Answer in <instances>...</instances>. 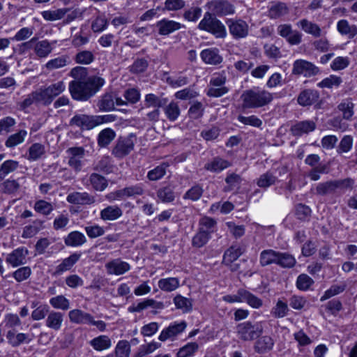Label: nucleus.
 I'll use <instances>...</instances> for the list:
<instances>
[{"instance_id":"obj_22","label":"nucleus","mask_w":357,"mask_h":357,"mask_svg":"<svg viewBox=\"0 0 357 357\" xmlns=\"http://www.w3.org/2000/svg\"><path fill=\"white\" fill-rule=\"evenodd\" d=\"M63 322V314L60 312L51 311L45 319L47 327L54 331H59Z\"/></svg>"},{"instance_id":"obj_23","label":"nucleus","mask_w":357,"mask_h":357,"mask_svg":"<svg viewBox=\"0 0 357 357\" xmlns=\"http://www.w3.org/2000/svg\"><path fill=\"white\" fill-rule=\"evenodd\" d=\"M68 202L74 204H91L95 202L93 197L87 192H75L69 194L66 198Z\"/></svg>"},{"instance_id":"obj_41","label":"nucleus","mask_w":357,"mask_h":357,"mask_svg":"<svg viewBox=\"0 0 357 357\" xmlns=\"http://www.w3.org/2000/svg\"><path fill=\"white\" fill-rule=\"evenodd\" d=\"M116 133L111 128L102 130L98 135V143L101 147H105L109 145L115 138Z\"/></svg>"},{"instance_id":"obj_58","label":"nucleus","mask_w":357,"mask_h":357,"mask_svg":"<svg viewBox=\"0 0 357 357\" xmlns=\"http://www.w3.org/2000/svg\"><path fill=\"white\" fill-rule=\"evenodd\" d=\"M158 197L162 202H171L174 200L175 195L170 187H165L160 189L157 193Z\"/></svg>"},{"instance_id":"obj_5","label":"nucleus","mask_w":357,"mask_h":357,"mask_svg":"<svg viewBox=\"0 0 357 357\" xmlns=\"http://www.w3.org/2000/svg\"><path fill=\"white\" fill-rule=\"evenodd\" d=\"M261 333L262 329L258 324H253L249 321L241 323L236 326L237 336L243 341H252Z\"/></svg>"},{"instance_id":"obj_47","label":"nucleus","mask_w":357,"mask_h":357,"mask_svg":"<svg viewBox=\"0 0 357 357\" xmlns=\"http://www.w3.org/2000/svg\"><path fill=\"white\" fill-rule=\"evenodd\" d=\"M288 9L284 3H273L268 9L271 18H278L287 13Z\"/></svg>"},{"instance_id":"obj_6","label":"nucleus","mask_w":357,"mask_h":357,"mask_svg":"<svg viewBox=\"0 0 357 357\" xmlns=\"http://www.w3.org/2000/svg\"><path fill=\"white\" fill-rule=\"evenodd\" d=\"M66 84L63 81L52 83L47 87L39 89L40 98L42 104L50 105L54 98L61 94L66 90Z\"/></svg>"},{"instance_id":"obj_28","label":"nucleus","mask_w":357,"mask_h":357,"mask_svg":"<svg viewBox=\"0 0 357 357\" xmlns=\"http://www.w3.org/2000/svg\"><path fill=\"white\" fill-rule=\"evenodd\" d=\"M158 287L163 291L171 292L177 289L180 286L178 278L169 277L159 280Z\"/></svg>"},{"instance_id":"obj_31","label":"nucleus","mask_w":357,"mask_h":357,"mask_svg":"<svg viewBox=\"0 0 357 357\" xmlns=\"http://www.w3.org/2000/svg\"><path fill=\"white\" fill-rule=\"evenodd\" d=\"M337 108L344 119H350L354 114V104L350 98L342 100L338 105Z\"/></svg>"},{"instance_id":"obj_7","label":"nucleus","mask_w":357,"mask_h":357,"mask_svg":"<svg viewBox=\"0 0 357 357\" xmlns=\"http://www.w3.org/2000/svg\"><path fill=\"white\" fill-rule=\"evenodd\" d=\"M226 24L228 26L229 33L234 39L245 38L249 34L250 26L246 21L242 19H227Z\"/></svg>"},{"instance_id":"obj_48","label":"nucleus","mask_w":357,"mask_h":357,"mask_svg":"<svg viewBox=\"0 0 357 357\" xmlns=\"http://www.w3.org/2000/svg\"><path fill=\"white\" fill-rule=\"evenodd\" d=\"M33 208L40 214L48 215L53 211L54 206L50 202L40 199L35 202Z\"/></svg>"},{"instance_id":"obj_17","label":"nucleus","mask_w":357,"mask_h":357,"mask_svg":"<svg viewBox=\"0 0 357 357\" xmlns=\"http://www.w3.org/2000/svg\"><path fill=\"white\" fill-rule=\"evenodd\" d=\"M211 8L219 15H231L235 13L233 4L226 0H215L211 2Z\"/></svg>"},{"instance_id":"obj_52","label":"nucleus","mask_w":357,"mask_h":357,"mask_svg":"<svg viewBox=\"0 0 357 357\" xmlns=\"http://www.w3.org/2000/svg\"><path fill=\"white\" fill-rule=\"evenodd\" d=\"M155 303V301L153 299H145L143 301L129 306L128 311L131 313L140 312L149 307H154Z\"/></svg>"},{"instance_id":"obj_19","label":"nucleus","mask_w":357,"mask_h":357,"mask_svg":"<svg viewBox=\"0 0 357 357\" xmlns=\"http://www.w3.org/2000/svg\"><path fill=\"white\" fill-rule=\"evenodd\" d=\"M80 256V254L73 253L68 257L63 259L62 261L56 266L53 275L59 276L70 270L71 268L79 261Z\"/></svg>"},{"instance_id":"obj_33","label":"nucleus","mask_w":357,"mask_h":357,"mask_svg":"<svg viewBox=\"0 0 357 357\" xmlns=\"http://www.w3.org/2000/svg\"><path fill=\"white\" fill-rule=\"evenodd\" d=\"M69 63V56L67 55H61L48 61L45 66L48 70H53L63 68Z\"/></svg>"},{"instance_id":"obj_2","label":"nucleus","mask_w":357,"mask_h":357,"mask_svg":"<svg viewBox=\"0 0 357 357\" xmlns=\"http://www.w3.org/2000/svg\"><path fill=\"white\" fill-rule=\"evenodd\" d=\"M242 107L243 109H255L268 105L273 100V95L271 92L255 86L247 89L241 96Z\"/></svg>"},{"instance_id":"obj_44","label":"nucleus","mask_w":357,"mask_h":357,"mask_svg":"<svg viewBox=\"0 0 357 357\" xmlns=\"http://www.w3.org/2000/svg\"><path fill=\"white\" fill-rule=\"evenodd\" d=\"M174 303L176 308L181 310L183 312H189L192 308L191 300L181 295H177L174 297Z\"/></svg>"},{"instance_id":"obj_40","label":"nucleus","mask_w":357,"mask_h":357,"mask_svg":"<svg viewBox=\"0 0 357 357\" xmlns=\"http://www.w3.org/2000/svg\"><path fill=\"white\" fill-rule=\"evenodd\" d=\"M98 107L100 110L108 112L114 109V97L111 93L103 95L98 100Z\"/></svg>"},{"instance_id":"obj_49","label":"nucleus","mask_w":357,"mask_h":357,"mask_svg":"<svg viewBox=\"0 0 357 357\" xmlns=\"http://www.w3.org/2000/svg\"><path fill=\"white\" fill-rule=\"evenodd\" d=\"M50 305L55 309L67 310L70 307V301L65 296L59 295L50 300Z\"/></svg>"},{"instance_id":"obj_32","label":"nucleus","mask_w":357,"mask_h":357,"mask_svg":"<svg viewBox=\"0 0 357 357\" xmlns=\"http://www.w3.org/2000/svg\"><path fill=\"white\" fill-rule=\"evenodd\" d=\"M242 250L239 246H231L224 254L223 263L227 266L231 265L232 262L236 261L242 255Z\"/></svg>"},{"instance_id":"obj_46","label":"nucleus","mask_w":357,"mask_h":357,"mask_svg":"<svg viewBox=\"0 0 357 357\" xmlns=\"http://www.w3.org/2000/svg\"><path fill=\"white\" fill-rule=\"evenodd\" d=\"M67 13L66 8H59L52 10H45L41 13L43 17L47 21H56L62 19Z\"/></svg>"},{"instance_id":"obj_55","label":"nucleus","mask_w":357,"mask_h":357,"mask_svg":"<svg viewBox=\"0 0 357 357\" xmlns=\"http://www.w3.org/2000/svg\"><path fill=\"white\" fill-rule=\"evenodd\" d=\"M289 311L287 303L281 300H278L275 307L271 310V314L277 318H282L285 317Z\"/></svg>"},{"instance_id":"obj_37","label":"nucleus","mask_w":357,"mask_h":357,"mask_svg":"<svg viewBox=\"0 0 357 357\" xmlns=\"http://www.w3.org/2000/svg\"><path fill=\"white\" fill-rule=\"evenodd\" d=\"M278 252L273 250H266L260 254V264L265 266L271 264H276L278 260Z\"/></svg>"},{"instance_id":"obj_39","label":"nucleus","mask_w":357,"mask_h":357,"mask_svg":"<svg viewBox=\"0 0 357 357\" xmlns=\"http://www.w3.org/2000/svg\"><path fill=\"white\" fill-rule=\"evenodd\" d=\"M25 178L22 177L18 179H7L1 184L3 192L7 194H13L16 192L20 186V181H24Z\"/></svg>"},{"instance_id":"obj_27","label":"nucleus","mask_w":357,"mask_h":357,"mask_svg":"<svg viewBox=\"0 0 357 357\" xmlns=\"http://www.w3.org/2000/svg\"><path fill=\"white\" fill-rule=\"evenodd\" d=\"M319 93L317 91L310 89L303 91L298 97V102L302 106H308L317 100Z\"/></svg>"},{"instance_id":"obj_42","label":"nucleus","mask_w":357,"mask_h":357,"mask_svg":"<svg viewBox=\"0 0 357 357\" xmlns=\"http://www.w3.org/2000/svg\"><path fill=\"white\" fill-rule=\"evenodd\" d=\"M52 51V43L47 40L38 41L34 47V52L39 57H47Z\"/></svg>"},{"instance_id":"obj_43","label":"nucleus","mask_w":357,"mask_h":357,"mask_svg":"<svg viewBox=\"0 0 357 357\" xmlns=\"http://www.w3.org/2000/svg\"><path fill=\"white\" fill-rule=\"evenodd\" d=\"M342 82V80L340 77L331 75L319 82L317 86L320 88L333 89L337 88Z\"/></svg>"},{"instance_id":"obj_30","label":"nucleus","mask_w":357,"mask_h":357,"mask_svg":"<svg viewBox=\"0 0 357 357\" xmlns=\"http://www.w3.org/2000/svg\"><path fill=\"white\" fill-rule=\"evenodd\" d=\"M297 25L302 29L305 33L312 35L314 37H319L321 34V30L320 27L307 20H300Z\"/></svg>"},{"instance_id":"obj_25","label":"nucleus","mask_w":357,"mask_h":357,"mask_svg":"<svg viewBox=\"0 0 357 357\" xmlns=\"http://www.w3.org/2000/svg\"><path fill=\"white\" fill-rule=\"evenodd\" d=\"M64 242L67 246L79 247L86 242V238L82 232L73 231L64 238Z\"/></svg>"},{"instance_id":"obj_53","label":"nucleus","mask_w":357,"mask_h":357,"mask_svg":"<svg viewBox=\"0 0 357 357\" xmlns=\"http://www.w3.org/2000/svg\"><path fill=\"white\" fill-rule=\"evenodd\" d=\"M26 132L20 130L17 133L10 135L6 142V146L9 148L14 147L24 141Z\"/></svg>"},{"instance_id":"obj_61","label":"nucleus","mask_w":357,"mask_h":357,"mask_svg":"<svg viewBox=\"0 0 357 357\" xmlns=\"http://www.w3.org/2000/svg\"><path fill=\"white\" fill-rule=\"evenodd\" d=\"M45 153L44 146L38 143L33 144L29 151L28 159L30 160H36Z\"/></svg>"},{"instance_id":"obj_50","label":"nucleus","mask_w":357,"mask_h":357,"mask_svg":"<svg viewBox=\"0 0 357 357\" xmlns=\"http://www.w3.org/2000/svg\"><path fill=\"white\" fill-rule=\"evenodd\" d=\"M89 181L93 188L98 191H103L107 186V180L98 174H92Z\"/></svg>"},{"instance_id":"obj_34","label":"nucleus","mask_w":357,"mask_h":357,"mask_svg":"<svg viewBox=\"0 0 357 357\" xmlns=\"http://www.w3.org/2000/svg\"><path fill=\"white\" fill-rule=\"evenodd\" d=\"M274 345L273 340L270 336H262L255 344V349L258 353H265L272 349Z\"/></svg>"},{"instance_id":"obj_8","label":"nucleus","mask_w":357,"mask_h":357,"mask_svg":"<svg viewBox=\"0 0 357 357\" xmlns=\"http://www.w3.org/2000/svg\"><path fill=\"white\" fill-rule=\"evenodd\" d=\"M226 76L223 74L214 75L210 81L211 87L207 94L212 97H220L228 92V89L224 86Z\"/></svg>"},{"instance_id":"obj_26","label":"nucleus","mask_w":357,"mask_h":357,"mask_svg":"<svg viewBox=\"0 0 357 357\" xmlns=\"http://www.w3.org/2000/svg\"><path fill=\"white\" fill-rule=\"evenodd\" d=\"M68 317L71 322L77 324H88L91 321V315L81 310H72L68 313Z\"/></svg>"},{"instance_id":"obj_38","label":"nucleus","mask_w":357,"mask_h":357,"mask_svg":"<svg viewBox=\"0 0 357 357\" xmlns=\"http://www.w3.org/2000/svg\"><path fill=\"white\" fill-rule=\"evenodd\" d=\"M19 167V162L14 160H7L0 165V181L7 175L15 172Z\"/></svg>"},{"instance_id":"obj_29","label":"nucleus","mask_w":357,"mask_h":357,"mask_svg":"<svg viewBox=\"0 0 357 357\" xmlns=\"http://www.w3.org/2000/svg\"><path fill=\"white\" fill-rule=\"evenodd\" d=\"M337 29L341 35L347 36L349 38H352L357 34V26L349 24L346 20H341L337 22Z\"/></svg>"},{"instance_id":"obj_24","label":"nucleus","mask_w":357,"mask_h":357,"mask_svg":"<svg viewBox=\"0 0 357 357\" xmlns=\"http://www.w3.org/2000/svg\"><path fill=\"white\" fill-rule=\"evenodd\" d=\"M6 338L8 342L13 347H17L21 344L29 343L31 338L26 333H16L13 330H10L7 332Z\"/></svg>"},{"instance_id":"obj_9","label":"nucleus","mask_w":357,"mask_h":357,"mask_svg":"<svg viewBox=\"0 0 357 357\" xmlns=\"http://www.w3.org/2000/svg\"><path fill=\"white\" fill-rule=\"evenodd\" d=\"M319 73V68L312 63L304 59H297L293 63L292 73L311 77Z\"/></svg>"},{"instance_id":"obj_64","label":"nucleus","mask_w":357,"mask_h":357,"mask_svg":"<svg viewBox=\"0 0 357 357\" xmlns=\"http://www.w3.org/2000/svg\"><path fill=\"white\" fill-rule=\"evenodd\" d=\"M31 274V270L29 266H23L13 273V277L18 282H21L27 280Z\"/></svg>"},{"instance_id":"obj_54","label":"nucleus","mask_w":357,"mask_h":357,"mask_svg":"<svg viewBox=\"0 0 357 357\" xmlns=\"http://www.w3.org/2000/svg\"><path fill=\"white\" fill-rule=\"evenodd\" d=\"M346 288V284L344 283L333 284L328 290H326L324 295L321 297V301H324L331 297L342 293Z\"/></svg>"},{"instance_id":"obj_3","label":"nucleus","mask_w":357,"mask_h":357,"mask_svg":"<svg viewBox=\"0 0 357 357\" xmlns=\"http://www.w3.org/2000/svg\"><path fill=\"white\" fill-rule=\"evenodd\" d=\"M200 30L206 31L216 38H223L227 36L225 25L210 13H206L198 25Z\"/></svg>"},{"instance_id":"obj_13","label":"nucleus","mask_w":357,"mask_h":357,"mask_svg":"<svg viewBox=\"0 0 357 357\" xmlns=\"http://www.w3.org/2000/svg\"><path fill=\"white\" fill-rule=\"evenodd\" d=\"M68 165L75 171H80L83 166L84 149L82 147H72L67 150Z\"/></svg>"},{"instance_id":"obj_62","label":"nucleus","mask_w":357,"mask_h":357,"mask_svg":"<svg viewBox=\"0 0 357 357\" xmlns=\"http://www.w3.org/2000/svg\"><path fill=\"white\" fill-rule=\"evenodd\" d=\"M215 225V221L213 218L204 217L199 221V229L211 234L214 231Z\"/></svg>"},{"instance_id":"obj_57","label":"nucleus","mask_w":357,"mask_h":357,"mask_svg":"<svg viewBox=\"0 0 357 357\" xmlns=\"http://www.w3.org/2000/svg\"><path fill=\"white\" fill-rule=\"evenodd\" d=\"M277 264L284 268L293 267L296 264V259L291 255L278 252Z\"/></svg>"},{"instance_id":"obj_59","label":"nucleus","mask_w":357,"mask_h":357,"mask_svg":"<svg viewBox=\"0 0 357 357\" xmlns=\"http://www.w3.org/2000/svg\"><path fill=\"white\" fill-rule=\"evenodd\" d=\"M234 208V206L231 202H225L223 203L217 202L211 205V211L215 213L220 210L223 214L230 213Z\"/></svg>"},{"instance_id":"obj_11","label":"nucleus","mask_w":357,"mask_h":357,"mask_svg":"<svg viewBox=\"0 0 357 357\" xmlns=\"http://www.w3.org/2000/svg\"><path fill=\"white\" fill-rule=\"evenodd\" d=\"M28 255L29 250L24 247H20L8 255L6 261L13 268L17 267L26 264Z\"/></svg>"},{"instance_id":"obj_60","label":"nucleus","mask_w":357,"mask_h":357,"mask_svg":"<svg viewBox=\"0 0 357 357\" xmlns=\"http://www.w3.org/2000/svg\"><path fill=\"white\" fill-rule=\"evenodd\" d=\"M165 113L169 120L176 121L180 115V109L177 103L172 102L165 109Z\"/></svg>"},{"instance_id":"obj_20","label":"nucleus","mask_w":357,"mask_h":357,"mask_svg":"<svg viewBox=\"0 0 357 357\" xmlns=\"http://www.w3.org/2000/svg\"><path fill=\"white\" fill-rule=\"evenodd\" d=\"M202 61L210 65H218L222 62V57L219 54V50L216 48H208L203 50L200 53Z\"/></svg>"},{"instance_id":"obj_45","label":"nucleus","mask_w":357,"mask_h":357,"mask_svg":"<svg viewBox=\"0 0 357 357\" xmlns=\"http://www.w3.org/2000/svg\"><path fill=\"white\" fill-rule=\"evenodd\" d=\"M198 349L197 343L189 342L178 349L176 357H192L198 351Z\"/></svg>"},{"instance_id":"obj_14","label":"nucleus","mask_w":357,"mask_h":357,"mask_svg":"<svg viewBox=\"0 0 357 357\" xmlns=\"http://www.w3.org/2000/svg\"><path fill=\"white\" fill-rule=\"evenodd\" d=\"M70 125L83 130H91L98 126V122L95 121V116H93L79 114L71 119Z\"/></svg>"},{"instance_id":"obj_35","label":"nucleus","mask_w":357,"mask_h":357,"mask_svg":"<svg viewBox=\"0 0 357 357\" xmlns=\"http://www.w3.org/2000/svg\"><path fill=\"white\" fill-rule=\"evenodd\" d=\"M230 165L227 160L220 158H215L206 164L205 168L212 172H220Z\"/></svg>"},{"instance_id":"obj_12","label":"nucleus","mask_w":357,"mask_h":357,"mask_svg":"<svg viewBox=\"0 0 357 357\" xmlns=\"http://www.w3.org/2000/svg\"><path fill=\"white\" fill-rule=\"evenodd\" d=\"M278 33L291 45H298L301 42L302 34L298 31L293 30L289 24L278 26Z\"/></svg>"},{"instance_id":"obj_36","label":"nucleus","mask_w":357,"mask_h":357,"mask_svg":"<svg viewBox=\"0 0 357 357\" xmlns=\"http://www.w3.org/2000/svg\"><path fill=\"white\" fill-rule=\"evenodd\" d=\"M315 129V123L311 121H305L295 124L292 127V132L295 135H301L312 132Z\"/></svg>"},{"instance_id":"obj_16","label":"nucleus","mask_w":357,"mask_h":357,"mask_svg":"<svg viewBox=\"0 0 357 357\" xmlns=\"http://www.w3.org/2000/svg\"><path fill=\"white\" fill-rule=\"evenodd\" d=\"M123 215V210L118 205H108L100 211V218L102 220L114 221Z\"/></svg>"},{"instance_id":"obj_51","label":"nucleus","mask_w":357,"mask_h":357,"mask_svg":"<svg viewBox=\"0 0 357 357\" xmlns=\"http://www.w3.org/2000/svg\"><path fill=\"white\" fill-rule=\"evenodd\" d=\"M244 302L254 309H259L263 305V301L248 290H245Z\"/></svg>"},{"instance_id":"obj_10","label":"nucleus","mask_w":357,"mask_h":357,"mask_svg":"<svg viewBox=\"0 0 357 357\" xmlns=\"http://www.w3.org/2000/svg\"><path fill=\"white\" fill-rule=\"evenodd\" d=\"M135 143V137L132 135L120 139L113 149L112 153L117 158H123L132 151Z\"/></svg>"},{"instance_id":"obj_15","label":"nucleus","mask_w":357,"mask_h":357,"mask_svg":"<svg viewBox=\"0 0 357 357\" xmlns=\"http://www.w3.org/2000/svg\"><path fill=\"white\" fill-rule=\"evenodd\" d=\"M107 272L109 275H120L129 271L130 265L120 259H115L105 264Z\"/></svg>"},{"instance_id":"obj_56","label":"nucleus","mask_w":357,"mask_h":357,"mask_svg":"<svg viewBox=\"0 0 357 357\" xmlns=\"http://www.w3.org/2000/svg\"><path fill=\"white\" fill-rule=\"evenodd\" d=\"M84 230L91 238H96L104 235L105 231L103 227L98 224H92L85 227Z\"/></svg>"},{"instance_id":"obj_21","label":"nucleus","mask_w":357,"mask_h":357,"mask_svg":"<svg viewBox=\"0 0 357 357\" xmlns=\"http://www.w3.org/2000/svg\"><path fill=\"white\" fill-rule=\"evenodd\" d=\"M89 344L96 351H102L109 349L112 342L109 336L100 335L91 340Z\"/></svg>"},{"instance_id":"obj_4","label":"nucleus","mask_w":357,"mask_h":357,"mask_svg":"<svg viewBox=\"0 0 357 357\" xmlns=\"http://www.w3.org/2000/svg\"><path fill=\"white\" fill-rule=\"evenodd\" d=\"M186 328L187 323L185 321H173L161 331L158 340L161 342L175 341L185 331Z\"/></svg>"},{"instance_id":"obj_18","label":"nucleus","mask_w":357,"mask_h":357,"mask_svg":"<svg viewBox=\"0 0 357 357\" xmlns=\"http://www.w3.org/2000/svg\"><path fill=\"white\" fill-rule=\"evenodd\" d=\"M156 26L160 35L166 36L181 29L183 26L178 22L162 19L156 23Z\"/></svg>"},{"instance_id":"obj_1","label":"nucleus","mask_w":357,"mask_h":357,"mask_svg":"<svg viewBox=\"0 0 357 357\" xmlns=\"http://www.w3.org/2000/svg\"><path fill=\"white\" fill-rule=\"evenodd\" d=\"M105 79L96 76L83 80H74L69 84V91L73 99L86 101L94 96L105 84Z\"/></svg>"},{"instance_id":"obj_63","label":"nucleus","mask_w":357,"mask_h":357,"mask_svg":"<svg viewBox=\"0 0 357 357\" xmlns=\"http://www.w3.org/2000/svg\"><path fill=\"white\" fill-rule=\"evenodd\" d=\"M313 283V280L306 274L300 275L296 280L297 287L302 291L309 289Z\"/></svg>"}]
</instances>
